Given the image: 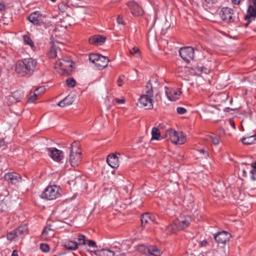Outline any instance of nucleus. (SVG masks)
Listing matches in <instances>:
<instances>
[{"label": "nucleus", "mask_w": 256, "mask_h": 256, "mask_svg": "<svg viewBox=\"0 0 256 256\" xmlns=\"http://www.w3.org/2000/svg\"><path fill=\"white\" fill-rule=\"evenodd\" d=\"M140 248H144V252L146 253V252H148L150 256H160L162 254L160 250L154 246H151L146 248L141 246Z\"/></svg>", "instance_id": "412c9836"}, {"label": "nucleus", "mask_w": 256, "mask_h": 256, "mask_svg": "<svg viewBox=\"0 0 256 256\" xmlns=\"http://www.w3.org/2000/svg\"><path fill=\"white\" fill-rule=\"evenodd\" d=\"M100 55L97 54H91L89 56V60L96 64Z\"/></svg>", "instance_id": "c9c22d12"}, {"label": "nucleus", "mask_w": 256, "mask_h": 256, "mask_svg": "<svg viewBox=\"0 0 256 256\" xmlns=\"http://www.w3.org/2000/svg\"><path fill=\"white\" fill-rule=\"evenodd\" d=\"M252 168L250 171V178L252 180H256V162L252 164L250 166Z\"/></svg>", "instance_id": "2f4dec72"}, {"label": "nucleus", "mask_w": 256, "mask_h": 256, "mask_svg": "<svg viewBox=\"0 0 256 256\" xmlns=\"http://www.w3.org/2000/svg\"><path fill=\"white\" fill-rule=\"evenodd\" d=\"M59 10L62 12H65L68 8V3L65 1H62L58 6Z\"/></svg>", "instance_id": "f704fd0d"}, {"label": "nucleus", "mask_w": 256, "mask_h": 256, "mask_svg": "<svg viewBox=\"0 0 256 256\" xmlns=\"http://www.w3.org/2000/svg\"><path fill=\"white\" fill-rule=\"evenodd\" d=\"M176 112L180 114H183L186 112V110L184 108L178 107L176 108Z\"/></svg>", "instance_id": "49530a36"}, {"label": "nucleus", "mask_w": 256, "mask_h": 256, "mask_svg": "<svg viewBox=\"0 0 256 256\" xmlns=\"http://www.w3.org/2000/svg\"><path fill=\"white\" fill-rule=\"evenodd\" d=\"M23 40L24 44L29 45L31 48L34 46V43L28 35H24L23 36Z\"/></svg>", "instance_id": "473e14b6"}, {"label": "nucleus", "mask_w": 256, "mask_h": 256, "mask_svg": "<svg viewBox=\"0 0 256 256\" xmlns=\"http://www.w3.org/2000/svg\"><path fill=\"white\" fill-rule=\"evenodd\" d=\"M244 19L247 20L246 26L256 19V0H252V4L248 7Z\"/></svg>", "instance_id": "1a4fd4ad"}, {"label": "nucleus", "mask_w": 256, "mask_h": 256, "mask_svg": "<svg viewBox=\"0 0 256 256\" xmlns=\"http://www.w3.org/2000/svg\"><path fill=\"white\" fill-rule=\"evenodd\" d=\"M5 146V142L3 139H0V148Z\"/></svg>", "instance_id": "5fc2aeb1"}, {"label": "nucleus", "mask_w": 256, "mask_h": 256, "mask_svg": "<svg viewBox=\"0 0 256 256\" xmlns=\"http://www.w3.org/2000/svg\"><path fill=\"white\" fill-rule=\"evenodd\" d=\"M88 244L90 247L94 248V250H92V252L96 251L95 248H97V246L96 243L92 240H88Z\"/></svg>", "instance_id": "a18cd8bd"}, {"label": "nucleus", "mask_w": 256, "mask_h": 256, "mask_svg": "<svg viewBox=\"0 0 256 256\" xmlns=\"http://www.w3.org/2000/svg\"><path fill=\"white\" fill-rule=\"evenodd\" d=\"M106 37L104 36L99 34L92 36L89 38V42L96 46H101L104 44Z\"/></svg>", "instance_id": "aec40b11"}, {"label": "nucleus", "mask_w": 256, "mask_h": 256, "mask_svg": "<svg viewBox=\"0 0 256 256\" xmlns=\"http://www.w3.org/2000/svg\"><path fill=\"white\" fill-rule=\"evenodd\" d=\"M40 248L44 252H48L50 250L49 246L46 244H41Z\"/></svg>", "instance_id": "37998d69"}, {"label": "nucleus", "mask_w": 256, "mask_h": 256, "mask_svg": "<svg viewBox=\"0 0 256 256\" xmlns=\"http://www.w3.org/2000/svg\"><path fill=\"white\" fill-rule=\"evenodd\" d=\"M206 244H207V242L205 240H202L201 242V244L202 246H206Z\"/></svg>", "instance_id": "052dcab7"}, {"label": "nucleus", "mask_w": 256, "mask_h": 256, "mask_svg": "<svg viewBox=\"0 0 256 256\" xmlns=\"http://www.w3.org/2000/svg\"><path fill=\"white\" fill-rule=\"evenodd\" d=\"M166 136L170 142L176 144H182L186 141V138L182 132H177L173 129H169L166 131Z\"/></svg>", "instance_id": "423d86ee"}, {"label": "nucleus", "mask_w": 256, "mask_h": 256, "mask_svg": "<svg viewBox=\"0 0 256 256\" xmlns=\"http://www.w3.org/2000/svg\"><path fill=\"white\" fill-rule=\"evenodd\" d=\"M6 9V6L3 2H0V11L4 10Z\"/></svg>", "instance_id": "3c124183"}, {"label": "nucleus", "mask_w": 256, "mask_h": 256, "mask_svg": "<svg viewBox=\"0 0 256 256\" xmlns=\"http://www.w3.org/2000/svg\"><path fill=\"white\" fill-rule=\"evenodd\" d=\"M74 102L73 97L70 95L68 96L64 100L60 101L58 105L60 107H65L70 105Z\"/></svg>", "instance_id": "393cba45"}, {"label": "nucleus", "mask_w": 256, "mask_h": 256, "mask_svg": "<svg viewBox=\"0 0 256 256\" xmlns=\"http://www.w3.org/2000/svg\"><path fill=\"white\" fill-rule=\"evenodd\" d=\"M50 230V228L49 226H46L42 230V234H44L47 232L48 230Z\"/></svg>", "instance_id": "6e6d98bb"}, {"label": "nucleus", "mask_w": 256, "mask_h": 256, "mask_svg": "<svg viewBox=\"0 0 256 256\" xmlns=\"http://www.w3.org/2000/svg\"><path fill=\"white\" fill-rule=\"evenodd\" d=\"M86 244V236L78 234L76 238H72L66 240L64 242V246L67 249L74 250L78 249L79 246Z\"/></svg>", "instance_id": "7ed1b4c3"}, {"label": "nucleus", "mask_w": 256, "mask_h": 256, "mask_svg": "<svg viewBox=\"0 0 256 256\" xmlns=\"http://www.w3.org/2000/svg\"><path fill=\"white\" fill-rule=\"evenodd\" d=\"M116 102L118 104H124V100L116 98Z\"/></svg>", "instance_id": "864d4df0"}, {"label": "nucleus", "mask_w": 256, "mask_h": 256, "mask_svg": "<svg viewBox=\"0 0 256 256\" xmlns=\"http://www.w3.org/2000/svg\"><path fill=\"white\" fill-rule=\"evenodd\" d=\"M142 226L145 228L148 224L156 223L155 216L148 212L143 214L141 216Z\"/></svg>", "instance_id": "2eb2a0df"}, {"label": "nucleus", "mask_w": 256, "mask_h": 256, "mask_svg": "<svg viewBox=\"0 0 256 256\" xmlns=\"http://www.w3.org/2000/svg\"><path fill=\"white\" fill-rule=\"evenodd\" d=\"M242 143L246 145H250L256 142V134L242 138L241 140Z\"/></svg>", "instance_id": "b1692460"}, {"label": "nucleus", "mask_w": 256, "mask_h": 256, "mask_svg": "<svg viewBox=\"0 0 256 256\" xmlns=\"http://www.w3.org/2000/svg\"><path fill=\"white\" fill-rule=\"evenodd\" d=\"M8 199V198H5L2 200L0 202V213L6 211L8 209V206L7 204Z\"/></svg>", "instance_id": "c756f323"}, {"label": "nucleus", "mask_w": 256, "mask_h": 256, "mask_svg": "<svg viewBox=\"0 0 256 256\" xmlns=\"http://www.w3.org/2000/svg\"><path fill=\"white\" fill-rule=\"evenodd\" d=\"M37 93H40V95L45 91V88L44 86H40L35 89Z\"/></svg>", "instance_id": "de8ad7c7"}, {"label": "nucleus", "mask_w": 256, "mask_h": 256, "mask_svg": "<svg viewBox=\"0 0 256 256\" xmlns=\"http://www.w3.org/2000/svg\"><path fill=\"white\" fill-rule=\"evenodd\" d=\"M128 6L132 14L135 16H142L144 14L142 8L138 3L134 2H129Z\"/></svg>", "instance_id": "dca6fc26"}, {"label": "nucleus", "mask_w": 256, "mask_h": 256, "mask_svg": "<svg viewBox=\"0 0 256 256\" xmlns=\"http://www.w3.org/2000/svg\"><path fill=\"white\" fill-rule=\"evenodd\" d=\"M230 237V234L225 231L218 232L214 235L216 241L219 244H224L228 241Z\"/></svg>", "instance_id": "f3484780"}, {"label": "nucleus", "mask_w": 256, "mask_h": 256, "mask_svg": "<svg viewBox=\"0 0 256 256\" xmlns=\"http://www.w3.org/2000/svg\"><path fill=\"white\" fill-rule=\"evenodd\" d=\"M144 95L148 96H153L154 91L152 90V86L151 83V80H150L147 83L146 86V94Z\"/></svg>", "instance_id": "cd10ccee"}, {"label": "nucleus", "mask_w": 256, "mask_h": 256, "mask_svg": "<svg viewBox=\"0 0 256 256\" xmlns=\"http://www.w3.org/2000/svg\"><path fill=\"white\" fill-rule=\"evenodd\" d=\"M40 95V93H37L34 90V92H31L30 94V97L28 98L29 102H33L37 98L38 96Z\"/></svg>", "instance_id": "e433bc0d"}, {"label": "nucleus", "mask_w": 256, "mask_h": 256, "mask_svg": "<svg viewBox=\"0 0 256 256\" xmlns=\"http://www.w3.org/2000/svg\"><path fill=\"white\" fill-rule=\"evenodd\" d=\"M125 76L124 75H120V76L118 80H117V84L119 86H121L124 82L125 80Z\"/></svg>", "instance_id": "79ce46f5"}, {"label": "nucleus", "mask_w": 256, "mask_h": 256, "mask_svg": "<svg viewBox=\"0 0 256 256\" xmlns=\"http://www.w3.org/2000/svg\"><path fill=\"white\" fill-rule=\"evenodd\" d=\"M130 52L132 55L135 56L136 58H139L140 56V50L136 46H134L132 49L130 50Z\"/></svg>", "instance_id": "58836bf2"}, {"label": "nucleus", "mask_w": 256, "mask_h": 256, "mask_svg": "<svg viewBox=\"0 0 256 256\" xmlns=\"http://www.w3.org/2000/svg\"><path fill=\"white\" fill-rule=\"evenodd\" d=\"M102 256H114L115 252L109 250H102Z\"/></svg>", "instance_id": "ea45409f"}, {"label": "nucleus", "mask_w": 256, "mask_h": 256, "mask_svg": "<svg viewBox=\"0 0 256 256\" xmlns=\"http://www.w3.org/2000/svg\"><path fill=\"white\" fill-rule=\"evenodd\" d=\"M69 160L73 167L78 166L81 162L82 152L79 148V145L76 142H74L70 148Z\"/></svg>", "instance_id": "f03ea898"}, {"label": "nucleus", "mask_w": 256, "mask_h": 256, "mask_svg": "<svg viewBox=\"0 0 256 256\" xmlns=\"http://www.w3.org/2000/svg\"><path fill=\"white\" fill-rule=\"evenodd\" d=\"M61 189L59 186L56 185L48 186L42 193V198L48 200H56L60 195Z\"/></svg>", "instance_id": "0eeeda50"}, {"label": "nucleus", "mask_w": 256, "mask_h": 256, "mask_svg": "<svg viewBox=\"0 0 256 256\" xmlns=\"http://www.w3.org/2000/svg\"><path fill=\"white\" fill-rule=\"evenodd\" d=\"M108 62L109 59L107 57L100 55L96 65L98 68L102 69L108 66Z\"/></svg>", "instance_id": "4be33fe9"}, {"label": "nucleus", "mask_w": 256, "mask_h": 256, "mask_svg": "<svg viewBox=\"0 0 256 256\" xmlns=\"http://www.w3.org/2000/svg\"><path fill=\"white\" fill-rule=\"evenodd\" d=\"M152 140H158L160 136V133L158 128L156 127H154L152 130Z\"/></svg>", "instance_id": "c85d7f7f"}, {"label": "nucleus", "mask_w": 256, "mask_h": 256, "mask_svg": "<svg viewBox=\"0 0 256 256\" xmlns=\"http://www.w3.org/2000/svg\"><path fill=\"white\" fill-rule=\"evenodd\" d=\"M6 237L7 239L10 241L15 240L16 238H18L14 230L13 231L8 232Z\"/></svg>", "instance_id": "4c0bfd02"}, {"label": "nucleus", "mask_w": 256, "mask_h": 256, "mask_svg": "<svg viewBox=\"0 0 256 256\" xmlns=\"http://www.w3.org/2000/svg\"><path fill=\"white\" fill-rule=\"evenodd\" d=\"M12 256H18V252L16 250H13Z\"/></svg>", "instance_id": "bf43d9fd"}, {"label": "nucleus", "mask_w": 256, "mask_h": 256, "mask_svg": "<svg viewBox=\"0 0 256 256\" xmlns=\"http://www.w3.org/2000/svg\"><path fill=\"white\" fill-rule=\"evenodd\" d=\"M218 0H205L208 4H212L217 2Z\"/></svg>", "instance_id": "603ef678"}, {"label": "nucleus", "mask_w": 256, "mask_h": 256, "mask_svg": "<svg viewBox=\"0 0 256 256\" xmlns=\"http://www.w3.org/2000/svg\"><path fill=\"white\" fill-rule=\"evenodd\" d=\"M117 22L118 24H123L122 20L119 16L117 18Z\"/></svg>", "instance_id": "13d9d810"}, {"label": "nucleus", "mask_w": 256, "mask_h": 256, "mask_svg": "<svg viewBox=\"0 0 256 256\" xmlns=\"http://www.w3.org/2000/svg\"><path fill=\"white\" fill-rule=\"evenodd\" d=\"M14 230L18 238H22L28 233V228L26 225L20 226Z\"/></svg>", "instance_id": "5701e85b"}, {"label": "nucleus", "mask_w": 256, "mask_h": 256, "mask_svg": "<svg viewBox=\"0 0 256 256\" xmlns=\"http://www.w3.org/2000/svg\"><path fill=\"white\" fill-rule=\"evenodd\" d=\"M118 155H120V153L112 154H109L106 158V162L108 165L114 168H116L119 166V161Z\"/></svg>", "instance_id": "a211bd4d"}, {"label": "nucleus", "mask_w": 256, "mask_h": 256, "mask_svg": "<svg viewBox=\"0 0 256 256\" xmlns=\"http://www.w3.org/2000/svg\"><path fill=\"white\" fill-rule=\"evenodd\" d=\"M192 222V218L188 215H182L175 220V224L177 225L180 230L187 228Z\"/></svg>", "instance_id": "9b49d317"}, {"label": "nucleus", "mask_w": 256, "mask_h": 256, "mask_svg": "<svg viewBox=\"0 0 256 256\" xmlns=\"http://www.w3.org/2000/svg\"><path fill=\"white\" fill-rule=\"evenodd\" d=\"M38 62L33 58H24L18 60L16 63V72L22 76L32 75L36 68Z\"/></svg>", "instance_id": "f257e3e1"}, {"label": "nucleus", "mask_w": 256, "mask_h": 256, "mask_svg": "<svg viewBox=\"0 0 256 256\" xmlns=\"http://www.w3.org/2000/svg\"><path fill=\"white\" fill-rule=\"evenodd\" d=\"M177 225L175 224V220L172 224L168 226L166 228V231L168 233L170 234L176 232L178 230H180Z\"/></svg>", "instance_id": "bb28decb"}, {"label": "nucleus", "mask_w": 256, "mask_h": 256, "mask_svg": "<svg viewBox=\"0 0 256 256\" xmlns=\"http://www.w3.org/2000/svg\"><path fill=\"white\" fill-rule=\"evenodd\" d=\"M4 180L12 184H16L21 182L22 176L16 172H8L4 176Z\"/></svg>", "instance_id": "4468645a"}, {"label": "nucleus", "mask_w": 256, "mask_h": 256, "mask_svg": "<svg viewBox=\"0 0 256 256\" xmlns=\"http://www.w3.org/2000/svg\"><path fill=\"white\" fill-rule=\"evenodd\" d=\"M249 166H250L249 165L247 166L246 169L244 168H242L241 169L243 176H246L247 170L250 169V168H248Z\"/></svg>", "instance_id": "8fccbe9b"}, {"label": "nucleus", "mask_w": 256, "mask_h": 256, "mask_svg": "<svg viewBox=\"0 0 256 256\" xmlns=\"http://www.w3.org/2000/svg\"><path fill=\"white\" fill-rule=\"evenodd\" d=\"M206 140L210 142H212L214 145H218L220 143L219 138L213 136H208Z\"/></svg>", "instance_id": "7c9ffc66"}, {"label": "nucleus", "mask_w": 256, "mask_h": 256, "mask_svg": "<svg viewBox=\"0 0 256 256\" xmlns=\"http://www.w3.org/2000/svg\"><path fill=\"white\" fill-rule=\"evenodd\" d=\"M198 151L202 155V156L203 158H206L209 156V152L208 151L204 149H200Z\"/></svg>", "instance_id": "c03bdc74"}, {"label": "nucleus", "mask_w": 256, "mask_h": 256, "mask_svg": "<svg viewBox=\"0 0 256 256\" xmlns=\"http://www.w3.org/2000/svg\"><path fill=\"white\" fill-rule=\"evenodd\" d=\"M230 122V126H232L234 129H235V128H236V126H235V124H234V121H233V120H230V122Z\"/></svg>", "instance_id": "4d7b16f0"}, {"label": "nucleus", "mask_w": 256, "mask_h": 256, "mask_svg": "<svg viewBox=\"0 0 256 256\" xmlns=\"http://www.w3.org/2000/svg\"><path fill=\"white\" fill-rule=\"evenodd\" d=\"M164 88L168 100L170 101H176L177 100L182 93L180 88H169L166 86H165Z\"/></svg>", "instance_id": "ddd939ff"}, {"label": "nucleus", "mask_w": 256, "mask_h": 256, "mask_svg": "<svg viewBox=\"0 0 256 256\" xmlns=\"http://www.w3.org/2000/svg\"><path fill=\"white\" fill-rule=\"evenodd\" d=\"M48 152L51 158L56 162H60L64 157L62 152L56 148H50Z\"/></svg>", "instance_id": "6ab92c4d"}, {"label": "nucleus", "mask_w": 256, "mask_h": 256, "mask_svg": "<svg viewBox=\"0 0 256 256\" xmlns=\"http://www.w3.org/2000/svg\"><path fill=\"white\" fill-rule=\"evenodd\" d=\"M51 0L52 2H56V0Z\"/></svg>", "instance_id": "680f3d73"}, {"label": "nucleus", "mask_w": 256, "mask_h": 256, "mask_svg": "<svg viewBox=\"0 0 256 256\" xmlns=\"http://www.w3.org/2000/svg\"><path fill=\"white\" fill-rule=\"evenodd\" d=\"M220 14L221 19L226 22H234L238 20V12L228 7L222 8Z\"/></svg>", "instance_id": "39448f33"}, {"label": "nucleus", "mask_w": 256, "mask_h": 256, "mask_svg": "<svg viewBox=\"0 0 256 256\" xmlns=\"http://www.w3.org/2000/svg\"><path fill=\"white\" fill-rule=\"evenodd\" d=\"M180 55L186 62H190L194 56V50L191 46L182 48L179 50Z\"/></svg>", "instance_id": "f8f14e48"}, {"label": "nucleus", "mask_w": 256, "mask_h": 256, "mask_svg": "<svg viewBox=\"0 0 256 256\" xmlns=\"http://www.w3.org/2000/svg\"><path fill=\"white\" fill-rule=\"evenodd\" d=\"M67 85L70 88H73L76 85V81L73 78H68L66 81Z\"/></svg>", "instance_id": "a19ab883"}, {"label": "nucleus", "mask_w": 256, "mask_h": 256, "mask_svg": "<svg viewBox=\"0 0 256 256\" xmlns=\"http://www.w3.org/2000/svg\"><path fill=\"white\" fill-rule=\"evenodd\" d=\"M59 52H60V50L58 49L56 45L54 44L49 51L48 56L50 58H55L58 56V54Z\"/></svg>", "instance_id": "a878e982"}, {"label": "nucleus", "mask_w": 256, "mask_h": 256, "mask_svg": "<svg viewBox=\"0 0 256 256\" xmlns=\"http://www.w3.org/2000/svg\"><path fill=\"white\" fill-rule=\"evenodd\" d=\"M138 106L146 110L152 109L153 108L152 96L144 94L138 100Z\"/></svg>", "instance_id": "9d476101"}, {"label": "nucleus", "mask_w": 256, "mask_h": 256, "mask_svg": "<svg viewBox=\"0 0 256 256\" xmlns=\"http://www.w3.org/2000/svg\"><path fill=\"white\" fill-rule=\"evenodd\" d=\"M196 69L198 70L200 74L202 72H204L205 73H206V70H207V69L204 68V67H200V66H198L196 68Z\"/></svg>", "instance_id": "09e8293b"}, {"label": "nucleus", "mask_w": 256, "mask_h": 256, "mask_svg": "<svg viewBox=\"0 0 256 256\" xmlns=\"http://www.w3.org/2000/svg\"><path fill=\"white\" fill-rule=\"evenodd\" d=\"M28 20L34 25L46 28L50 25L48 18L38 11L32 13L28 17Z\"/></svg>", "instance_id": "20e7f679"}, {"label": "nucleus", "mask_w": 256, "mask_h": 256, "mask_svg": "<svg viewBox=\"0 0 256 256\" xmlns=\"http://www.w3.org/2000/svg\"><path fill=\"white\" fill-rule=\"evenodd\" d=\"M21 95L22 92L20 91H16L14 92L12 96H10L9 98L11 100L13 98H15L16 102H19L21 98Z\"/></svg>", "instance_id": "72a5a7b5"}, {"label": "nucleus", "mask_w": 256, "mask_h": 256, "mask_svg": "<svg viewBox=\"0 0 256 256\" xmlns=\"http://www.w3.org/2000/svg\"><path fill=\"white\" fill-rule=\"evenodd\" d=\"M72 67V62L68 58H58L55 62V68L60 69L62 72V74H68L71 71Z\"/></svg>", "instance_id": "6e6552de"}]
</instances>
